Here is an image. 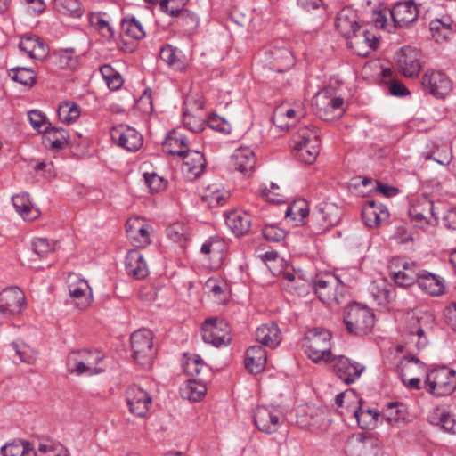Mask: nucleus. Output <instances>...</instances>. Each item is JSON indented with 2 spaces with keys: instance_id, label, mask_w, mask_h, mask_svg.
Here are the masks:
<instances>
[{
  "instance_id": "4",
  "label": "nucleus",
  "mask_w": 456,
  "mask_h": 456,
  "mask_svg": "<svg viewBox=\"0 0 456 456\" xmlns=\"http://www.w3.org/2000/svg\"><path fill=\"white\" fill-rule=\"evenodd\" d=\"M344 323L348 333L354 336H364L372 330L375 315L370 308L354 302L346 306Z\"/></svg>"
},
{
  "instance_id": "9",
  "label": "nucleus",
  "mask_w": 456,
  "mask_h": 456,
  "mask_svg": "<svg viewBox=\"0 0 456 456\" xmlns=\"http://www.w3.org/2000/svg\"><path fill=\"white\" fill-rule=\"evenodd\" d=\"M400 72L406 77H417L421 69L420 53L411 46H403L395 53Z\"/></svg>"
},
{
  "instance_id": "55",
  "label": "nucleus",
  "mask_w": 456,
  "mask_h": 456,
  "mask_svg": "<svg viewBox=\"0 0 456 456\" xmlns=\"http://www.w3.org/2000/svg\"><path fill=\"white\" fill-rule=\"evenodd\" d=\"M37 452V456H68L66 452H63L60 444L53 443L40 444Z\"/></svg>"
},
{
  "instance_id": "17",
  "label": "nucleus",
  "mask_w": 456,
  "mask_h": 456,
  "mask_svg": "<svg viewBox=\"0 0 456 456\" xmlns=\"http://www.w3.org/2000/svg\"><path fill=\"white\" fill-rule=\"evenodd\" d=\"M389 14L395 28H405L417 20L419 11L412 1H406L395 4Z\"/></svg>"
},
{
  "instance_id": "26",
  "label": "nucleus",
  "mask_w": 456,
  "mask_h": 456,
  "mask_svg": "<svg viewBox=\"0 0 456 456\" xmlns=\"http://www.w3.org/2000/svg\"><path fill=\"white\" fill-rule=\"evenodd\" d=\"M266 359V351L261 346H252L245 354V368L252 374L260 373L265 367Z\"/></svg>"
},
{
  "instance_id": "15",
  "label": "nucleus",
  "mask_w": 456,
  "mask_h": 456,
  "mask_svg": "<svg viewBox=\"0 0 456 456\" xmlns=\"http://www.w3.org/2000/svg\"><path fill=\"white\" fill-rule=\"evenodd\" d=\"M25 305V295L17 287H11L0 292V313L13 315L20 313Z\"/></svg>"
},
{
  "instance_id": "13",
  "label": "nucleus",
  "mask_w": 456,
  "mask_h": 456,
  "mask_svg": "<svg viewBox=\"0 0 456 456\" xmlns=\"http://www.w3.org/2000/svg\"><path fill=\"white\" fill-rule=\"evenodd\" d=\"M126 400L130 412L141 418L146 415L151 404V395L136 385L127 387Z\"/></svg>"
},
{
  "instance_id": "7",
  "label": "nucleus",
  "mask_w": 456,
  "mask_h": 456,
  "mask_svg": "<svg viewBox=\"0 0 456 456\" xmlns=\"http://www.w3.org/2000/svg\"><path fill=\"white\" fill-rule=\"evenodd\" d=\"M201 336L205 343L216 347L226 346L232 341L229 325L217 318H209L203 322Z\"/></svg>"
},
{
  "instance_id": "19",
  "label": "nucleus",
  "mask_w": 456,
  "mask_h": 456,
  "mask_svg": "<svg viewBox=\"0 0 456 456\" xmlns=\"http://www.w3.org/2000/svg\"><path fill=\"white\" fill-rule=\"evenodd\" d=\"M362 216L364 224L374 228L388 219L389 212L385 205L378 204L375 200H367L362 208Z\"/></svg>"
},
{
  "instance_id": "28",
  "label": "nucleus",
  "mask_w": 456,
  "mask_h": 456,
  "mask_svg": "<svg viewBox=\"0 0 456 456\" xmlns=\"http://www.w3.org/2000/svg\"><path fill=\"white\" fill-rule=\"evenodd\" d=\"M256 338L262 345L274 348L281 343V330L274 322L265 323L257 328Z\"/></svg>"
},
{
  "instance_id": "42",
  "label": "nucleus",
  "mask_w": 456,
  "mask_h": 456,
  "mask_svg": "<svg viewBox=\"0 0 456 456\" xmlns=\"http://www.w3.org/2000/svg\"><path fill=\"white\" fill-rule=\"evenodd\" d=\"M9 76L12 80L27 86H32L36 82L34 71L23 67L12 69L9 72Z\"/></svg>"
},
{
  "instance_id": "24",
  "label": "nucleus",
  "mask_w": 456,
  "mask_h": 456,
  "mask_svg": "<svg viewBox=\"0 0 456 456\" xmlns=\"http://www.w3.org/2000/svg\"><path fill=\"white\" fill-rule=\"evenodd\" d=\"M69 132L62 127H55L48 124L44 128L43 143L52 150H62L69 143Z\"/></svg>"
},
{
  "instance_id": "56",
  "label": "nucleus",
  "mask_w": 456,
  "mask_h": 456,
  "mask_svg": "<svg viewBox=\"0 0 456 456\" xmlns=\"http://www.w3.org/2000/svg\"><path fill=\"white\" fill-rule=\"evenodd\" d=\"M204 366L202 358L198 354H191L183 363L184 371L191 376L199 375Z\"/></svg>"
},
{
  "instance_id": "6",
  "label": "nucleus",
  "mask_w": 456,
  "mask_h": 456,
  "mask_svg": "<svg viewBox=\"0 0 456 456\" xmlns=\"http://www.w3.org/2000/svg\"><path fill=\"white\" fill-rule=\"evenodd\" d=\"M427 391L436 396L451 395L456 388V371L446 366L432 370L427 375Z\"/></svg>"
},
{
  "instance_id": "52",
  "label": "nucleus",
  "mask_w": 456,
  "mask_h": 456,
  "mask_svg": "<svg viewBox=\"0 0 456 456\" xmlns=\"http://www.w3.org/2000/svg\"><path fill=\"white\" fill-rule=\"evenodd\" d=\"M168 238L175 243L186 241V227L181 223H175L167 228Z\"/></svg>"
},
{
  "instance_id": "5",
  "label": "nucleus",
  "mask_w": 456,
  "mask_h": 456,
  "mask_svg": "<svg viewBox=\"0 0 456 456\" xmlns=\"http://www.w3.org/2000/svg\"><path fill=\"white\" fill-rule=\"evenodd\" d=\"M130 344L134 362L143 368L151 366L156 351L153 348V335L150 330L141 329L131 334Z\"/></svg>"
},
{
  "instance_id": "40",
  "label": "nucleus",
  "mask_w": 456,
  "mask_h": 456,
  "mask_svg": "<svg viewBox=\"0 0 456 456\" xmlns=\"http://www.w3.org/2000/svg\"><path fill=\"white\" fill-rule=\"evenodd\" d=\"M207 392V387L201 380H188L183 390V396L192 402L200 401Z\"/></svg>"
},
{
  "instance_id": "23",
  "label": "nucleus",
  "mask_w": 456,
  "mask_h": 456,
  "mask_svg": "<svg viewBox=\"0 0 456 456\" xmlns=\"http://www.w3.org/2000/svg\"><path fill=\"white\" fill-rule=\"evenodd\" d=\"M125 268L129 276L141 280L149 274L146 262L137 249H131L125 258Z\"/></svg>"
},
{
  "instance_id": "27",
  "label": "nucleus",
  "mask_w": 456,
  "mask_h": 456,
  "mask_svg": "<svg viewBox=\"0 0 456 456\" xmlns=\"http://www.w3.org/2000/svg\"><path fill=\"white\" fill-rule=\"evenodd\" d=\"M225 223L236 236H241L249 231L251 217L247 212L234 210L225 216Z\"/></svg>"
},
{
  "instance_id": "22",
  "label": "nucleus",
  "mask_w": 456,
  "mask_h": 456,
  "mask_svg": "<svg viewBox=\"0 0 456 456\" xmlns=\"http://www.w3.org/2000/svg\"><path fill=\"white\" fill-rule=\"evenodd\" d=\"M271 69L277 72H285L294 65V57L285 46H273L269 50Z\"/></svg>"
},
{
  "instance_id": "41",
  "label": "nucleus",
  "mask_w": 456,
  "mask_h": 456,
  "mask_svg": "<svg viewBox=\"0 0 456 456\" xmlns=\"http://www.w3.org/2000/svg\"><path fill=\"white\" fill-rule=\"evenodd\" d=\"M75 354L89 366V375L100 373L101 369L97 368L98 363L102 360V354L97 351L82 350L75 352Z\"/></svg>"
},
{
  "instance_id": "10",
  "label": "nucleus",
  "mask_w": 456,
  "mask_h": 456,
  "mask_svg": "<svg viewBox=\"0 0 456 456\" xmlns=\"http://www.w3.org/2000/svg\"><path fill=\"white\" fill-rule=\"evenodd\" d=\"M111 140L127 151H136L142 145V136L134 128L120 124L110 131Z\"/></svg>"
},
{
  "instance_id": "30",
  "label": "nucleus",
  "mask_w": 456,
  "mask_h": 456,
  "mask_svg": "<svg viewBox=\"0 0 456 456\" xmlns=\"http://www.w3.org/2000/svg\"><path fill=\"white\" fill-rule=\"evenodd\" d=\"M418 286L431 296H439L444 292V280L427 271L419 272Z\"/></svg>"
},
{
  "instance_id": "29",
  "label": "nucleus",
  "mask_w": 456,
  "mask_h": 456,
  "mask_svg": "<svg viewBox=\"0 0 456 456\" xmlns=\"http://www.w3.org/2000/svg\"><path fill=\"white\" fill-rule=\"evenodd\" d=\"M234 169L243 174H249L256 165V155L254 151L247 147L237 149L232 155Z\"/></svg>"
},
{
  "instance_id": "57",
  "label": "nucleus",
  "mask_w": 456,
  "mask_h": 456,
  "mask_svg": "<svg viewBox=\"0 0 456 456\" xmlns=\"http://www.w3.org/2000/svg\"><path fill=\"white\" fill-rule=\"evenodd\" d=\"M28 116L32 127L38 133L43 134L44 128L50 124L45 115L37 110H30Z\"/></svg>"
},
{
  "instance_id": "32",
  "label": "nucleus",
  "mask_w": 456,
  "mask_h": 456,
  "mask_svg": "<svg viewBox=\"0 0 456 456\" xmlns=\"http://www.w3.org/2000/svg\"><path fill=\"white\" fill-rule=\"evenodd\" d=\"M398 265H402L403 270L392 272L395 282L401 287H407L418 283L419 273H417L413 267L414 264H410L404 260L398 259Z\"/></svg>"
},
{
  "instance_id": "44",
  "label": "nucleus",
  "mask_w": 456,
  "mask_h": 456,
  "mask_svg": "<svg viewBox=\"0 0 456 456\" xmlns=\"http://www.w3.org/2000/svg\"><path fill=\"white\" fill-rule=\"evenodd\" d=\"M353 412L361 428H366L369 426L370 420L377 421L379 416V412L377 410H364L361 404L357 406Z\"/></svg>"
},
{
  "instance_id": "50",
  "label": "nucleus",
  "mask_w": 456,
  "mask_h": 456,
  "mask_svg": "<svg viewBox=\"0 0 456 456\" xmlns=\"http://www.w3.org/2000/svg\"><path fill=\"white\" fill-rule=\"evenodd\" d=\"M185 4V0H161L159 2V10L173 17L180 14Z\"/></svg>"
},
{
  "instance_id": "58",
  "label": "nucleus",
  "mask_w": 456,
  "mask_h": 456,
  "mask_svg": "<svg viewBox=\"0 0 456 456\" xmlns=\"http://www.w3.org/2000/svg\"><path fill=\"white\" fill-rule=\"evenodd\" d=\"M31 248L33 253L37 256L38 258L45 257L48 253L53 250L49 241L44 238H35L31 241Z\"/></svg>"
},
{
  "instance_id": "12",
  "label": "nucleus",
  "mask_w": 456,
  "mask_h": 456,
  "mask_svg": "<svg viewBox=\"0 0 456 456\" xmlns=\"http://www.w3.org/2000/svg\"><path fill=\"white\" fill-rule=\"evenodd\" d=\"M338 220V208L334 204L322 202L317 206V210L313 214L311 222L314 226V232L321 233L334 226Z\"/></svg>"
},
{
  "instance_id": "59",
  "label": "nucleus",
  "mask_w": 456,
  "mask_h": 456,
  "mask_svg": "<svg viewBox=\"0 0 456 456\" xmlns=\"http://www.w3.org/2000/svg\"><path fill=\"white\" fill-rule=\"evenodd\" d=\"M183 124L188 130L193 133L203 131L205 126V122L203 119L191 115L186 110H183Z\"/></svg>"
},
{
  "instance_id": "36",
  "label": "nucleus",
  "mask_w": 456,
  "mask_h": 456,
  "mask_svg": "<svg viewBox=\"0 0 456 456\" xmlns=\"http://www.w3.org/2000/svg\"><path fill=\"white\" fill-rule=\"evenodd\" d=\"M121 31L123 36L134 40H140L145 37L142 23L133 15H127L122 19Z\"/></svg>"
},
{
  "instance_id": "48",
  "label": "nucleus",
  "mask_w": 456,
  "mask_h": 456,
  "mask_svg": "<svg viewBox=\"0 0 456 456\" xmlns=\"http://www.w3.org/2000/svg\"><path fill=\"white\" fill-rule=\"evenodd\" d=\"M143 178L145 184L152 193L159 192L166 188L167 181L162 176L157 175L155 172H145L143 174Z\"/></svg>"
},
{
  "instance_id": "35",
  "label": "nucleus",
  "mask_w": 456,
  "mask_h": 456,
  "mask_svg": "<svg viewBox=\"0 0 456 456\" xmlns=\"http://www.w3.org/2000/svg\"><path fill=\"white\" fill-rule=\"evenodd\" d=\"M1 452L4 456H37L31 444L20 439L6 444L1 448Z\"/></svg>"
},
{
  "instance_id": "34",
  "label": "nucleus",
  "mask_w": 456,
  "mask_h": 456,
  "mask_svg": "<svg viewBox=\"0 0 456 456\" xmlns=\"http://www.w3.org/2000/svg\"><path fill=\"white\" fill-rule=\"evenodd\" d=\"M90 289L88 283L85 280H78L75 283L69 285V293L71 297L77 299V306L79 309L86 308L92 302V298L87 295Z\"/></svg>"
},
{
  "instance_id": "49",
  "label": "nucleus",
  "mask_w": 456,
  "mask_h": 456,
  "mask_svg": "<svg viewBox=\"0 0 456 456\" xmlns=\"http://www.w3.org/2000/svg\"><path fill=\"white\" fill-rule=\"evenodd\" d=\"M159 57L168 66L177 69L182 67V62L176 56V49L170 45H166L160 49Z\"/></svg>"
},
{
  "instance_id": "18",
  "label": "nucleus",
  "mask_w": 456,
  "mask_h": 456,
  "mask_svg": "<svg viewBox=\"0 0 456 456\" xmlns=\"http://www.w3.org/2000/svg\"><path fill=\"white\" fill-rule=\"evenodd\" d=\"M170 154H176L183 158L184 170L194 177H199L206 167V159L202 152L191 150L169 151Z\"/></svg>"
},
{
  "instance_id": "21",
  "label": "nucleus",
  "mask_w": 456,
  "mask_h": 456,
  "mask_svg": "<svg viewBox=\"0 0 456 456\" xmlns=\"http://www.w3.org/2000/svg\"><path fill=\"white\" fill-rule=\"evenodd\" d=\"M336 27L341 35L351 40L362 26L357 21L356 13L349 8H344L338 13Z\"/></svg>"
},
{
  "instance_id": "43",
  "label": "nucleus",
  "mask_w": 456,
  "mask_h": 456,
  "mask_svg": "<svg viewBox=\"0 0 456 456\" xmlns=\"http://www.w3.org/2000/svg\"><path fill=\"white\" fill-rule=\"evenodd\" d=\"M397 368L403 382L406 381V371L411 369H418L420 372L426 371L425 364L415 356H404Z\"/></svg>"
},
{
  "instance_id": "51",
  "label": "nucleus",
  "mask_w": 456,
  "mask_h": 456,
  "mask_svg": "<svg viewBox=\"0 0 456 456\" xmlns=\"http://www.w3.org/2000/svg\"><path fill=\"white\" fill-rule=\"evenodd\" d=\"M207 126L212 130L225 134H230L232 131L231 125L224 118L216 114L209 115L207 120Z\"/></svg>"
},
{
  "instance_id": "1",
  "label": "nucleus",
  "mask_w": 456,
  "mask_h": 456,
  "mask_svg": "<svg viewBox=\"0 0 456 456\" xmlns=\"http://www.w3.org/2000/svg\"><path fill=\"white\" fill-rule=\"evenodd\" d=\"M295 158L305 164H313L320 153V135L314 126L300 127L293 137Z\"/></svg>"
},
{
  "instance_id": "39",
  "label": "nucleus",
  "mask_w": 456,
  "mask_h": 456,
  "mask_svg": "<svg viewBox=\"0 0 456 456\" xmlns=\"http://www.w3.org/2000/svg\"><path fill=\"white\" fill-rule=\"evenodd\" d=\"M309 214L307 202L305 200L294 201L287 207L285 216L290 217L297 225L304 224Z\"/></svg>"
},
{
  "instance_id": "62",
  "label": "nucleus",
  "mask_w": 456,
  "mask_h": 456,
  "mask_svg": "<svg viewBox=\"0 0 456 456\" xmlns=\"http://www.w3.org/2000/svg\"><path fill=\"white\" fill-rule=\"evenodd\" d=\"M151 226L144 222L140 229L137 230V233L132 240L137 243L140 247L148 246L151 243Z\"/></svg>"
},
{
  "instance_id": "2",
  "label": "nucleus",
  "mask_w": 456,
  "mask_h": 456,
  "mask_svg": "<svg viewBox=\"0 0 456 456\" xmlns=\"http://www.w3.org/2000/svg\"><path fill=\"white\" fill-rule=\"evenodd\" d=\"M331 333L322 328H314L306 331L303 347L307 356L314 362H327L331 360Z\"/></svg>"
},
{
  "instance_id": "64",
  "label": "nucleus",
  "mask_w": 456,
  "mask_h": 456,
  "mask_svg": "<svg viewBox=\"0 0 456 456\" xmlns=\"http://www.w3.org/2000/svg\"><path fill=\"white\" fill-rule=\"evenodd\" d=\"M165 145L173 147L179 146L181 148H184V150H189L186 137L175 131H173L168 134V136L166 138Z\"/></svg>"
},
{
  "instance_id": "20",
  "label": "nucleus",
  "mask_w": 456,
  "mask_h": 456,
  "mask_svg": "<svg viewBox=\"0 0 456 456\" xmlns=\"http://www.w3.org/2000/svg\"><path fill=\"white\" fill-rule=\"evenodd\" d=\"M344 100L341 97L330 98L327 93H319L314 98L313 105L316 114L324 120L331 119L330 114L342 108Z\"/></svg>"
},
{
  "instance_id": "3",
  "label": "nucleus",
  "mask_w": 456,
  "mask_h": 456,
  "mask_svg": "<svg viewBox=\"0 0 456 456\" xmlns=\"http://www.w3.org/2000/svg\"><path fill=\"white\" fill-rule=\"evenodd\" d=\"M318 298L328 305H340L345 297L346 287L338 276L331 273H319L312 280Z\"/></svg>"
},
{
  "instance_id": "45",
  "label": "nucleus",
  "mask_w": 456,
  "mask_h": 456,
  "mask_svg": "<svg viewBox=\"0 0 456 456\" xmlns=\"http://www.w3.org/2000/svg\"><path fill=\"white\" fill-rule=\"evenodd\" d=\"M175 17L177 18V24L188 32L194 30L199 25V18L187 9L183 8L181 13Z\"/></svg>"
},
{
  "instance_id": "16",
  "label": "nucleus",
  "mask_w": 456,
  "mask_h": 456,
  "mask_svg": "<svg viewBox=\"0 0 456 456\" xmlns=\"http://www.w3.org/2000/svg\"><path fill=\"white\" fill-rule=\"evenodd\" d=\"M433 322V315L424 313L418 316L415 322L409 327V338L412 343H415L419 350L425 348L428 344L426 334L432 328Z\"/></svg>"
},
{
  "instance_id": "61",
  "label": "nucleus",
  "mask_w": 456,
  "mask_h": 456,
  "mask_svg": "<svg viewBox=\"0 0 456 456\" xmlns=\"http://www.w3.org/2000/svg\"><path fill=\"white\" fill-rule=\"evenodd\" d=\"M263 196L271 203H281L284 201V196L280 193V188L277 184L271 183L270 188H261Z\"/></svg>"
},
{
  "instance_id": "31",
  "label": "nucleus",
  "mask_w": 456,
  "mask_h": 456,
  "mask_svg": "<svg viewBox=\"0 0 456 456\" xmlns=\"http://www.w3.org/2000/svg\"><path fill=\"white\" fill-rule=\"evenodd\" d=\"M12 205L24 220L32 221L39 216V210L35 208L28 193L14 195L12 198Z\"/></svg>"
},
{
  "instance_id": "33",
  "label": "nucleus",
  "mask_w": 456,
  "mask_h": 456,
  "mask_svg": "<svg viewBox=\"0 0 456 456\" xmlns=\"http://www.w3.org/2000/svg\"><path fill=\"white\" fill-rule=\"evenodd\" d=\"M430 424L441 427L445 432L456 434V419L445 410L436 408L428 414Z\"/></svg>"
},
{
  "instance_id": "25",
  "label": "nucleus",
  "mask_w": 456,
  "mask_h": 456,
  "mask_svg": "<svg viewBox=\"0 0 456 456\" xmlns=\"http://www.w3.org/2000/svg\"><path fill=\"white\" fill-rule=\"evenodd\" d=\"M379 40L376 35L365 28H360V31L350 40V46L357 51L362 56H366L370 51L377 49Z\"/></svg>"
},
{
  "instance_id": "46",
  "label": "nucleus",
  "mask_w": 456,
  "mask_h": 456,
  "mask_svg": "<svg viewBox=\"0 0 456 456\" xmlns=\"http://www.w3.org/2000/svg\"><path fill=\"white\" fill-rule=\"evenodd\" d=\"M68 370L70 373H76L77 375L87 374L89 375V366H87L81 359L71 352L67 360Z\"/></svg>"
},
{
  "instance_id": "8",
  "label": "nucleus",
  "mask_w": 456,
  "mask_h": 456,
  "mask_svg": "<svg viewBox=\"0 0 456 456\" xmlns=\"http://www.w3.org/2000/svg\"><path fill=\"white\" fill-rule=\"evenodd\" d=\"M422 86L433 96L444 99L452 90V82L440 70H428L422 77Z\"/></svg>"
},
{
  "instance_id": "54",
  "label": "nucleus",
  "mask_w": 456,
  "mask_h": 456,
  "mask_svg": "<svg viewBox=\"0 0 456 456\" xmlns=\"http://www.w3.org/2000/svg\"><path fill=\"white\" fill-rule=\"evenodd\" d=\"M12 346L21 362L28 364H33L35 362L37 358L36 354L28 346L25 344L20 346L16 342H12Z\"/></svg>"
},
{
  "instance_id": "60",
  "label": "nucleus",
  "mask_w": 456,
  "mask_h": 456,
  "mask_svg": "<svg viewBox=\"0 0 456 456\" xmlns=\"http://www.w3.org/2000/svg\"><path fill=\"white\" fill-rule=\"evenodd\" d=\"M91 22L94 24L102 37L107 39H111L114 37V30L110 23L101 18L99 15H95L91 17Z\"/></svg>"
},
{
  "instance_id": "11",
  "label": "nucleus",
  "mask_w": 456,
  "mask_h": 456,
  "mask_svg": "<svg viewBox=\"0 0 456 456\" xmlns=\"http://www.w3.org/2000/svg\"><path fill=\"white\" fill-rule=\"evenodd\" d=\"M253 419L258 430L266 434L275 433L282 424L280 412L266 406H258L254 411Z\"/></svg>"
},
{
  "instance_id": "47",
  "label": "nucleus",
  "mask_w": 456,
  "mask_h": 456,
  "mask_svg": "<svg viewBox=\"0 0 456 456\" xmlns=\"http://www.w3.org/2000/svg\"><path fill=\"white\" fill-rule=\"evenodd\" d=\"M224 248V241L218 236L208 238L202 245L200 252L204 255H219Z\"/></svg>"
},
{
  "instance_id": "53",
  "label": "nucleus",
  "mask_w": 456,
  "mask_h": 456,
  "mask_svg": "<svg viewBox=\"0 0 456 456\" xmlns=\"http://www.w3.org/2000/svg\"><path fill=\"white\" fill-rule=\"evenodd\" d=\"M262 232L266 240L273 242L281 241L286 237L285 231L275 224H265Z\"/></svg>"
},
{
  "instance_id": "37",
  "label": "nucleus",
  "mask_w": 456,
  "mask_h": 456,
  "mask_svg": "<svg viewBox=\"0 0 456 456\" xmlns=\"http://www.w3.org/2000/svg\"><path fill=\"white\" fill-rule=\"evenodd\" d=\"M230 197L228 191L220 189L216 185L208 186L205 193L201 196L202 201L206 202L210 208L224 206Z\"/></svg>"
},
{
  "instance_id": "63",
  "label": "nucleus",
  "mask_w": 456,
  "mask_h": 456,
  "mask_svg": "<svg viewBox=\"0 0 456 456\" xmlns=\"http://www.w3.org/2000/svg\"><path fill=\"white\" fill-rule=\"evenodd\" d=\"M61 5L66 13L72 17H80L84 12L79 0H62Z\"/></svg>"
},
{
  "instance_id": "38",
  "label": "nucleus",
  "mask_w": 456,
  "mask_h": 456,
  "mask_svg": "<svg viewBox=\"0 0 456 456\" xmlns=\"http://www.w3.org/2000/svg\"><path fill=\"white\" fill-rule=\"evenodd\" d=\"M382 417L390 424L404 421L406 418V407L399 402L387 403L382 411Z\"/></svg>"
},
{
  "instance_id": "14",
  "label": "nucleus",
  "mask_w": 456,
  "mask_h": 456,
  "mask_svg": "<svg viewBox=\"0 0 456 456\" xmlns=\"http://www.w3.org/2000/svg\"><path fill=\"white\" fill-rule=\"evenodd\" d=\"M329 362L332 364L336 375L346 384L354 383L364 370V367L357 362H352L343 355H332Z\"/></svg>"
}]
</instances>
